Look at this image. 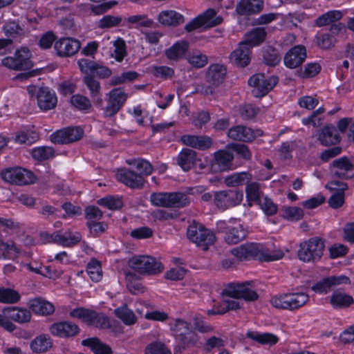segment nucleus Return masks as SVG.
I'll use <instances>...</instances> for the list:
<instances>
[{
  "label": "nucleus",
  "mask_w": 354,
  "mask_h": 354,
  "mask_svg": "<svg viewBox=\"0 0 354 354\" xmlns=\"http://www.w3.org/2000/svg\"><path fill=\"white\" fill-rule=\"evenodd\" d=\"M129 265L131 268L143 274L156 275L164 270L160 261L147 255L133 257L129 260Z\"/></svg>",
  "instance_id": "6"
},
{
  "label": "nucleus",
  "mask_w": 354,
  "mask_h": 354,
  "mask_svg": "<svg viewBox=\"0 0 354 354\" xmlns=\"http://www.w3.org/2000/svg\"><path fill=\"white\" fill-rule=\"evenodd\" d=\"M98 204L110 209H118L122 207V201L120 197L109 196L102 198L97 201Z\"/></svg>",
  "instance_id": "62"
},
{
  "label": "nucleus",
  "mask_w": 354,
  "mask_h": 354,
  "mask_svg": "<svg viewBox=\"0 0 354 354\" xmlns=\"http://www.w3.org/2000/svg\"><path fill=\"white\" fill-rule=\"evenodd\" d=\"M257 293L250 288L249 282L244 283H230L221 293V301L215 304L212 309L207 310L208 315H223L230 310L241 308L243 302L254 301L258 299Z\"/></svg>",
  "instance_id": "1"
},
{
  "label": "nucleus",
  "mask_w": 354,
  "mask_h": 354,
  "mask_svg": "<svg viewBox=\"0 0 354 354\" xmlns=\"http://www.w3.org/2000/svg\"><path fill=\"white\" fill-rule=\"evenodd\" d=\"M266 35V32L263 28H256L245 35V39L241 43H245V46L250 49L263 42Z\"/></svg>",
  "instance_id": "39"
},
{
  "label": "nucleus",
  "mask_w": 354,
  "mask_h": 354,
  "mask_svg": "<svg viewBox=\"0 0 354 354\" xmlns=\"http://www.w3.org/2000/svg\"><path fill=\"white\" fill-rule=\"evenodd\" d=\"M234 155L227 149H220L214 152L210 162V169L213 172H223L232 169Z\"/></svg>",
  "instance_id": "15"
},
{
  "label": "nucleus",
  "mask_w": 354,
  "mask_h": 354,
  "mask_svg": "<svg viewBox=\"0 0 354 354\" xmlns=\"http://www.w3.org/2000/svg\"><path fill=\"white\" fill-rule=\"evenodd\" d=\"M180 140L185 145L201 149H207L212 145L211 138L207 136L184 135L181 137Z\"/></svg>",
  "instance_id": "37"
},
{
  "label": "nucleus",
  "mask_w": 354,
  "mask_h": 354,
  "mask_svg": "<svg viewBox=\"0 0 354 354\" xmlns=\"http://www.w3.org/2000/svg\"><path fill=\"white\" fill-rule=\"evenodd\" d=\"M127 287L133 295H137L145 292V287L142 286L140 278L134 273H126Z\"/></svg>",
  "instance_id": "47"
},
{
  "label": "nucleus",
  "mask_w": 354,
  "mask_h": 354,
  "mask_svg": "<svg viewBox=\"0 0 354 354\" xmlns=\"http://www.w3.org/2000/svg\"><path fill=\"white\" fill-rule=\"evenodd\" d=\"M153 21L145 15H131L124 18V26H133L138 27H151Z\"/></svg>",
  "instance_id": "46"
},
{
  "label": "nucleus",
  "mask_w": 354,
  "mask_h": 354,
  "mask_svg": "<svg viewBox=\"0 0 354 354\" xmlns=\"http://www.w3.org/2000/svg\"><path fill=\"white\" fill-rule=\"evenodd\" d=\"M82 345L88 346L95 354H111V348L97 338H89L82 341Z\"/></svg>",
  "instance_id": "45"
},
{
  "label": "nucleus",
  "mask_w": 354,
  "mask_h": 354,
  "mask_svg": "<svg viewBox=\"0 0 354 354\" xmlns=\"http://www.w3.org/2000/svg\"><path fill=\"white\" fill-rule=\"evenodd\" d=\"M259 205L262 211L268 216H272L277 213V206L268 197L259 199Z\"/></svg>",
  "instance_id": "64"
},
{
  "label": "nucleus",
  "mask_w": 354,
  "mask_h": 354,
  "mask_svg": "<svg viewBox=\"0 0 354 354\" xmlns=\"http://www.w3.org/2000/svg\"><path fill=\"white\" fill-rule=\"evenodd\" d=\"M138 76V74L135 71H127L122 73L120 75L113 77L109 84L115 86L118 84H124L127 82H131L136 80Z\"/></svg>",
  "instance_id": "61"
},
{
  "label": "nucleus",
  "mask_w": 354,
  "mask_h": 354,
  "mask_svg": "<svg viewBox=\"0 0 354 354\" xmlns=\"http://www.w3.org/2000/svg\"><path fill=\"white\" fill-rule=\"evenodd\" d=\"M344 26L341 24L331 26L330 32H317L315 37V41L317 46L322 49H329L335 45V38L333 34L341 31Z\"/></svg>",
  "instance_id": "22"
},
{
  "label": "nucleus",
  "mask_w": 354,
  "mask_h": 354,
  "mask_svg": "<svg viewBox=\"0 0 354 354\" xmlns=\"http://www.w3.org/2000/svg\"><path fill=\"white\" fill-rule=\"evenodd\" d=\"M170 328L176 339L183 346L194 345L198 341L197 335L192 330L191 324L184 319H175L170 324Z\"/></svg>",
  "instance_id": "9"
},
{
  "label": "nucleus",
  "mask_w": 354,
  "mask_h": 354,
  "mask_svg": "<svg viewBox=\"0 0 354 354\" xmlns=\"http://www.w3.org/2000/svg\"><path fill=\"white\" fill-rule=\"evenodd\" d=\"M115 315L126 325H133L137 320L134 313L128 308L126 305L116 308Z\"/></svg>",
  "instance_id": "50"
},
{
  "label": "nucleus",
  "mask_w": 354,
  "mask_h": 354,
  "mask_svg": "<svg viewBox=\"0 0 354 354\" xmlns=\"http://www.w3.org/2000/svg\"><path fill=\"white\" fill-rule=\"evenodd\" d=\"M39 135L33 130H23L16 133L14 140L18 144L30 145L37 140Z\"/></svg>",
  "instance_id": "51"
},
{
  "label": "nucleus",
  "mask_w": 354,
  "mask_h": 354,
  "mask_svg": "<svg viewBox=\"0 0 354 354\" xmlns=\"http://www.w3.org/2000/svg\"><path fill=\"white\" fill-rule=\"evenodd\" d=\"M326 187L330 190L337 191L329 198V205L334 209L341 207L344 202V191L347 189L346 184L339 180H332L327 184Z\"/></svg>",
  "instance_id": "24"
},
{
  "label": "nucleus",
  "mask_w": 354,
  "mask_h": 354,
  "mask_svg": "<svg viewBox=\"0 0 354 354\" xmlns=\"http://www.w3.org/2000/svg\"><path fill=\"white\" fill-rule=\"evenodd\" d=\"M187 61L193 67L203 68L207 64V57L196 50L189 54Z\"/></svg>",
  "instance_id": "55"
},
{
  "label": "nucleus",
  "mask_w": 354,
  "mask_h": 354,
  "mask_svg": "<svg viewBox=\"0 0 354 354\" xmlns=\"http://www.w3.org/2000/svg\"><path fill=\"white\" fill-rule=\"evenodd\" d=\"M28 305L32 311L37 315H48L55 311V307L52 303L41 298L29 300Z\"/></svg>",
  "instance_id": "32"
},
{
  "label": "nucleus",
  "mask_w": 354,
  "mask_h": 354,
  "mask_svg": "<svg viewBox=\"0 0 354 354\" xmlns=\"http://www.w3.org/2000/svg\"><path fill=\"white\" fill-rule=\"evenodd\" d=\"M69 315L71 317L80 319L90 325L93 316H95V311L84 308H77L72 310Z\"/></svg>",
  "instance_id": "57"
},
{
  "label": "nucleus",
  "mask_w": 354,
  "mask_h": 354,
  "mask_svg": "<svg viewBox=\"0 0 354 354\" xmlns=\"http://www.w3.org/2000/svg\"><path fill=\"white\" fill-rule=\"evenodd\" d=\"M187 236L191 241L203 250H207L209 246L213 245L216 241L213 232L195 221L188 227Z\"/></svg>",
  "instance_id": "7"
},
{
  "label": "nucleus",
  "mask_w": 354,
  "mask_h": 354,
  "mask_svg": "<svg viewBox=\"0 0 354 354\" xmlns=\"http://www.w3.org/2000/svg\"><path fill=\"white\" fill-rule=\"evenodd\" d=\"M248 337L263 345L272 346L279 341L277 336L270 333L249 332L248 333Z\"/></svg>",
  "instance_id": "44"
},
{
  "label": "nucleus",
  "mask_w": 354,
  "mask_h": 354,
  "mask_svg": "<svg viewBox=\"0 0 354 354\" xmlns=\"http://www.w3.org/2000/svg\"><path fill=\"white\" fill-rule=\"evenodd\" d=\"M78 66L80 71L86 75H95L102 79L107 78L112 74L111 69L108 67L86 59L79 60Z\"/></svg>",
  "instance_id": "19"
},
{
  "label": "nucleus",
  "mask_w": 354,
  "mask_h": 354,
  "mask_svg": "<svg viewBox=\"0 0 354 354\" xmlns=\"http://www.w3.org/2000/svg\"><path fill=\"white\" fill-rule=\"evenodd\" d=\"M332 172L337 177L350 178L354 176V167L346 157H342L333 162Z\"/></svg>",
  "instance_id": "23"
},
{
  "label": "nucleus",
  "mask_w": 354,
  "mask_h": 354,
  "mask_svg": "<svg viewBox=\"0 0 354 354\" xmlns=\"http://www.w3.org/2000/svg\"><path fill=\"white\" fill-rule=\"evenodd\" d=\"M19 293L12 288L0 287V303L15 304L20 300Z\"/></svg>",
  "instance_id": "52"
},
{
  "label": "nucleus",
  "mask_w": 354,
  "mask_h": 354,
  "mask_svg": "<svg viewBox=\"0 0 354 354\" xmlns=\"http://www.w3.org/2000/svg\"><path fill=\"white\" fill-rule=\"evenodd\" d=\"M319 140L324 145H334L340 141V136L335 127H326L319 133Z\"/></svg>",
  "instance_id": "43"
},
{
  "label": "nucleus",
  "mask_w": 354,
  "mask_h": 354,
  "mask_svg": "<svg viewBox=\"0 0 354 354\" xmlns=\"http://www.w3.org/2000/svg\"><path fill=\"white\" fill-rule=\"evenodd\" d=\"M243 198L242 191L224 190L215 193L214 201L217 207L225 209L240 204Z\"/></svg>",
  "instance_id": "14"
},
{
  "label": "nucleus",
  "mask_w": 354,
  "mask_h": 354,
  "mask_svg": "<svg viewBox=\"0 0 354 354\" xmlns=\"http://www.w3.org/2000/svg\"><path fill=\"white\" fill-rule=\"evenodd\" d=\"M31 57L32 54L28 48L21 47L15 50L13 55L2 59L1 64L12 71L28 70L33 66Z\"/></svg>",
  "instance_id": "8"
},
{
  "label": "nucleus",
  "mask_w": 354,
  "mask_h": 354,
  "mask_svg": "<svg viewBox=\"0 0 354 354\" xmlns=\"http://www.w3.org/2000/svg\"><path fill=\"white\" fill-rule=\"evenodd\" d=\"M4 314L8 319H12L18 323L28 322L31 318V313L29 310L17 307L5 308Z\"/></svg>",
  "instance_id": "36"
},
{
  "label": "nucleus",
  "mask_w": 354,
  "mask_h": 354,
  "mask_svg": "<svg viewBox=\"0 0 354 354\" xmlns=\"http://www.w3.org/2000/svg\"><path fill=\"white\" fill-rule=\"evenodd\" d=\"M120 25L124 26V19L118 15H105L97 23V26L102 29L111 28Z\"/></svg>",
  "instance_id": "49"
},
{
  "label": "nucleus",
  "mask_w": 354,
  "mask_h": 354,
  "mask_svg": "<svg viewBox=\"0 0 354 354\" xmlns=\"http://www.w3.org/2000/svg\"><path fill=\"white\" fill-rule=\"evenodd\" d=\"M222 21V17L217 15L214 9L209 8L187 24L185 28L190 32L201 27H213Z\"/></svg>",
  "instance_id": "12"
},
{
  "label": "nucleus",
  "mask_w": 354,
  "mask_h": 354,
  "mask_svg": "<svg viewBox=\"0 0 354 354\" xmlns=\"http://www.w3.org/2000/svg\"><path fill=\"white\" fill-rule=\"evenodd\" d=\"M129 165H133L137 170L138 175L142 176L149 175L153 170V167L149 162L143 159H136L132 160H127Z\"/></svg>",
  "instance_id": "54"
},
{
  "label": "nucleus",
  "mask_w": 354,
  "mask_h": 354,
  "mask_svg": "<svg viewBox=\"0 0 354 354\" xmlns=\"http://www.w3.org/2000/svg\"><path fill=\"white\" fill-rule=\"evenodd\" d=\"M309 296L302 292L280 294L270 299V304L276 308L293 310L304 306Z\"/></svg>",
  "instance_id": "3"
},
{
  "label": "nucleus",
  "mask_w": 354,
  "mask_h": 354,
  "mask_svg": "<svg viewBox=\"0 0 354 354\" xmlns=\"http://www.w3.org/2000/svg\"><path fill=\"white\" fill-rule=\"evenodd\" d=\"M27 90L30 95L36 94L37 104L41 109L50 110L56 106L57 100L55 93L49 88L29 86Z\"/></svg>",
  "instance_id": "13"
},
{
  "label": "nucleus",
  "mask_w": 354,
  "mask_h": 354,
  "mask_svg": "<svg viewBox=\"0 0 354 354\" xmlns=\"http://www.w3.org/2000/svg\"><path fill=\"white\" fill-rule=\"evenodd\" d=\"M246 197L249 201H256L260 199V188L256 182L247 183L245 187Z\"/></svg>",
  "instance_id": "63"
},
{
  "label": "nucleus",
  "mask_w": 354,
  "mask_h": 354,
  "mask_svg": "<svg viewBox=\"0 0 354 354\" xmlns=\"http://www.w3.org/2000/svg\"><path fill=\"white\" fill-rule=\"evenodd\" d=\"M114 50L112 56L118 62H122L127 55V46L124 40L120 37H118L113 41Z\"/></svg>",
  "instance_id": "58"
},
{
  "label": "nucleus",
  "mask_w": 354,
  "mask_h": 354,
  "mask_svg": "<svg viewBox=\"0 0 354 354\" xmlns=\"http://www.w3.org/2000/svg\"><path fill=\"white\" fill-rule=\"evenodd\" d=\"M275 76L266 77L263 74H255L248 80V84L254 88L252 93L257 97L266 95L277 84Z\"/></svg>",
  "instance_id": "10"
},
{
  "label": "nucleus",
  "mask_w": 354,
  "mask_h": 354,
  "mask_svg": "<svg viewBox=\"0 0 354 354\" xmlns=\"http://www.w3.org/2000/svg\"><path fill=\"white\" fill-rule=\"evenodd\" d=\"M86 273L93 282H99L102 279V270L100 261L91 259L86 266Z\"/></svg>",
  "instance_id": "48"
},
{
  "label": "nucleus",
  "mask_w": 354,
  "mask_h": 354,
  "mask_svg": "<svg viewBox=\"0 0 354 354\" xmlns=\"http://www.w3.org/2000/svg\"><path fill=\"white\" fill-rule=\"evenodd\" d=\"M82 239L81 234L77 232H65L62 234L59 232L52 235L53 241L61 245L71 247L76 245Z\"/></svg>",
  "instance_id": "31"
},
{
  "label": "nucleus",
  "mask_w": 354,
  "mask_h": 354,
  "mask_svg": "<svg viewBox=\"0 0 354 354\" xmlns=\"http://www.w3.org/2000/svg\"><path fill=\"white\" fill-rule=\"evenodd\" d=\"M2 179L10 183L26 185L34 183L33 174L21 167H8L1 172Z\"/></svg>",
  "instance_id": "11"
},
{
  "label": "nucleus",
  "mask_w": 354,
  "mask_h": 354,
  "mask_svg": "<svg viewBox=\"0 0 354 354\" xmlns=\"http://www.w3.org/2000/svg\"><path fill=\"white\" fill-rule=\"evenodd\" d=\"M189 48L188 42L181 40L176 41L165 50V55L170 62H177L181 59Z\"/></svg>",
  "instance_id": "30"
},
{
  "label": "nucleus",
  "mask_w": 354,
  "mask_h": 354,
  "mask_svg": "<svg viewBox=\"0 0 354 354\" xmlns=\"http://www.w3.org/2000/svg\"><path fill=\"white\" fill-rule=\"evenodd\" d=\"M306 58V50L303 46H295L290 49L284 56V64L290 68L300 66Z\"/></svg>",
  "instance_id": "21"
},
{
  "label": "nucleus",
  "mask_w": 354,
  "mask_h": 354,
  "mask_svg": "<svg viewBox=\"0 0 354 354\" xmlns=\"http://www.w3.org/2000/svg\"><path fill=\"white\" fill-rule=\"evenodd\" d=\"M116 176L118 180L131 188H140L145 182L140 175L127 169H118Z\"/></svg>",
  "instance_id": "25"
},
{
  "label": "nucleus",
  "mask_w": 354,
  "mask_h": 354,
  "mask_svg": "<svg viewBox=\"0 0 354 354\" xmlns=\"http://www.w3.org/2000/svg\"><path fill=\"white\" fill-rule=\"evenodd\" d=\"M263 8V0H241L236 5V11L239 15L246 16L257 14Z\"/></svg>",
  "instance_id": "27"
},
{
  "label": "nucleus",
  "mask_w": 354,
  "mask_h": 354,
  "mask_svg": "<svg viewBox=\"0 0 354 354\" xmlns=\"http://www.w3.org/2000/svg\"><path fill=\"white\" fill-rule=\"evenodd\" d=\"M230 62L238 66L244 67L250 62V49L245 46V43H240L239 46L230 55Z\"/></svg>",
  "instance_id": "28"
},
{
  "label": "nucleus",
  "mask_w": 354,
  "mask_h": 354,
  "mask_svg": "<svg viewBox=\"0 0 354 354\" xmlns=\"http://www.w3.org/2000/svg\"><path fill=\"white\" fill-rule=\"evenodd\" d=\"M52 346L53 341L46 334L37 335L30 342V348L35 353H46L51 348Z\"/></svg>",
  "instance_id": "34"
},
{
  "label": "nucleus",
  "mask_w": 354,
  "mask_h": 354,
  "mask_svg": "<svg viewBox=\"0 0 354 354\" xmlns=\"http://www.w3.org/2000/svg\"><path fill=\"white\" fill-rule=\"evenodd\" d=\"M128 95L122 88L112 89L109 92V98L104 111L106 116L115 114L127 100Z\"/></svg>",
  "instance_id": "18"
},
{
  "label": "nucleus",
  "mask_w": 354,
  "mask_h": 354,
  "mask_svg": "<svg viewBox=\"0 0 354 354\" xmlns=\"http://www.w3.org/2000/svg\"><path fill=\"white\" fill-rule=\"evenodd\" d=\"M145 354H171L170 350L160 342L149 344L145 350Z\"/></svg>",
  "instance_id": "60"
},
{
  "label": "nucleus",
  "mask_w": 354,
  "mask_h": 354,
  "mask_svg": "<svg viewBox=\"0 0 354 354\" xmlns=\"http://www.w3.org/2000/svg\"><path fill=\"white\" fill-rule=\"evenodd\" d=\"M178 164L183 171H189L194 165L196 160V151L185 149H183L178 156Z\"/></svg>",
  "instance_id": "41"
},
{
  "label": "nucleus",
  "mask_w": 354,
  "mask_h": 354,
  "mask_svg": "<svg viewBox=\"0 0 354 354\" xmlns=\"http://www.w3.org/2000/svg\"><path fill=\"white\" fill-rule=\"evenodd\" d=\"M151 204L163 207H183L189 203L187 196L180 192H158L150 196Z\"/></svg>",
  "instance_id": "4"
},
{
  "label": "nucleus",
  "mask_w": 354,
  "mask_h": 354,
  "mask_svg": "<svg viewBox=\"0 0 354 354\" xmlns=\"http://www.w3.org/2000/svg\"><path fill=\"white\" fill-rule=\"evenodd\" d=\"M157 19L160 24L165 26H176L185 21L183 15L173 10L161 11Z\"/></svg>",
  "instance_id": "29"
},
{
  "label": "nucleus",
  "mask_w": 354,
  "mask_h": 354,
  "mask_svg": "<svg viewBox=\"0 0 354 354\" xmlns=\"http://www.w3.org/2000/svg\"><path fill=\"white\" fill-rule=\"evenodd\" d=\"M325 245L318 238H312L303 241L297 252L298 258L304 262H316L322 257Z\"/></svg>",
  "instance_id": "5"
},
{
  "label": "nucleus",
  "mask_w": 354,
  "mask_h": 354,
  "mask_svg": "<svg viewBox=\"0 0 354 354\" xmlns=\"http://www.w3.org/2000/svg\"><path fill=\"white\" fill-rule=\"evenodd\" d=\"M353 302L351 296L341 292H335L330 297V304L334 308L347 307Z\"/></svg>",
  "instance_id": "53"
},
{
  "label": "nucleus",
  "mask_w": 354,
  "mask_h": 354,
  "mask_svg": "<svg viewBox=\"0 0 354 354\" xmlns=\"http://www.w3.org/2000/svg\"><path fill=\"white\" fill-rule=\"evenodd\" d=\"M247 232L241 225L227 226L225 232L224 240L227 244H236L244 239Z\"/></svg>",
  "instance_id": "33"
},
{
  "label": "nucleus",
  "mask_w": 354,
  "mask_h": 354,
  "mask_svg": "<svg viewBox=\"0 0 354 354\" xmlns=\"http://www.w3.org/2000/svg\"><path fill=\"white\" fill-rule=\"evenodd\" d=\"M231 254L240 261L258 259L262 261H274L281 257L282 253L277 251L271 255L263 250V245L257 243H245L230 250Z\"/></svg>",
  "instance_id": "2"
},
{
  "label": "nucleus",
  "mask_w": 354,
  "mask_h": 354,
  "mask_svg": "<svg viewBox=\"0 0 354 354\" xmlns=\"http://www.w3.org/2000/svg\"><path fill=\"white\" fill-rule=\"evenodd\" d=\"M343 17V14L340 10H329L320 16L315 21V25L317 27H323L332 25V26Z\"/></svg>",
  "instance_id": "38"
},
{
  "label": "nucleus",
  "mask_w": 354,
  "mask_h": 354,
  "mask_svg": "<svg viewBox=\"0 0 354 354\" xmlns=\"http://www.w3.org/2000/svg\"><path fill=\"white\" fill-rule=\"evenodd\" d=\"M262 135V131L260 129L253 130L249 127L238 125L232 127L227 132L230 138L234 140L251 141L257 136Z\"/></svg>",
  "instance_id": "20"
},
{
  "label": "nucleus",
  "mask_w": 354,
  "mask_h": 354,
  "mask_svg": "<svg viewBox=\"0 0 354 354\" xmlns=\"http://www.w3.org/2000/svg\"><path fill=\"white\" fill-rule=\"evenodd\" d=\"M226 75V68L221 64L211 65L207 71V77L210 83L219 84L223 82Z\"/></svg>",
  "instance_id": "42"
},
{
  "label": "nucleus",
  "mask_w": 354,
  "mask_h": 354,
  "mask_svg": "<svg viewBox=\"0 0 354 354\" xmlns=\"http://www.w3.org/2000/svg\"><path fill=\"white\" fill-rule=\"evenodd\" d=\"M252 175L248 172H236L224 178V183L227 187H236L250 182Z\"/></svg>",
  "instance_id": "40"
},
{
  "label": "nucleus",
  "mask_w": 354,
  "mask_h": 354,
  "mask_svg": "<svg viewBox=\"0 0 354 354\" xmlns=\"http://www.w3.org/2000/svg\"><path fill=\"white\" fill-rule=\"evenodd\" d=\"M32 156L35 160H44L53 158L55 156V151L50 147H35L32 150Z\"/></svg>",
  "instance_id": "59"
},
{
  "label": "nucleus",
  "mask_w": 354,
  "mask_h": 354,
  "mask_svg": "<svg viewBox=\"0 0 354 354\" xmlns=\"http://www.w3.org/2000/svg\"><path fill=\"white\" fill-rule=\"evenodd\" d=\"M21 252V249L13 241H4L0 238V259L15 260Z\"/></svg>",
  "instance_id": "35"
},
{
  "label": "nucleus",
  "mask_w": 354,
  "mask_h": 354,
  "mask_svg": "<svg viewBox=\"0 0 354 354\" xmlns=\"http://www.w3.org/2000/svg\"><path fill=\"white\" fill-rule=\"evenodd\" d=\"M81 47L77 39L71 37H64L57 40L54 44L56 54L62 57H71L76 54Z\"/></svg>",
  "instance_id": "17"
},
{
  "label": "nucleus",
  "mask_w": 354,
  "mask_h": 354,
  "mask_svg": "<svg viewBox=\"0 0 354 354\" xmlns=\"http://www.w3.org/2000/svg\"><path fill=\"white\" fill-rule=\"evenodd\" d=\"M78 331V326L69 322H57L50 327L51 334L60 337L74 336L77 334Z\"/></svg>",
  "instance_id": "26"
},
{
  "label": "nucleus",
  "mask_w": 354,
  "mask_h": 354,
  "mask_svg": "<svg viewBox=\"0 0 354 354\" xmlns=\"http://www.w3.org/2000/svg\"><path fill=\"white\" fill-rule=\"evenodd\" d=\"M83 136L80 127H68L50 135V140L55 144H68L80 140Z\"/></svg>",
  "instance_id": "16"
},
{
  "label": "nucleus",
  "mask_w": 354,
  "mask_h": 354,
  "mask_svg": "<svg viewBox=\"0 0 354 354\" xmlns=\"http://www.w3.org/2000/svg\"><path fill=\"white\" fill-rule=\"evenodd\" d=\"M281 212L282 217L290 221H297L304 216V211L297 207H284Z\"/></svg>",
  "instance_id": "56"
}]
</instances>
